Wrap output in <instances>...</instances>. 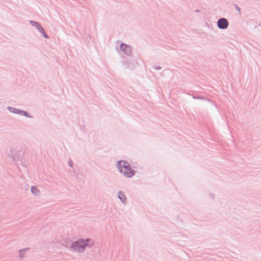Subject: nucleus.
I'll use <instances>...</instances> for the list:
<instances>
[{
    "label": "nucleus",
    "instance_id": "f257e3e1",
    "mask_svg": "<svg viewBox=\"0 0 261 261\" xmlns=\"http://www.w3.org/2000/svg\"><path fill=\"white\" fill-rule=\"evenodd\" d=\"M93 245L94 242L91 239H79L71 244L69 249L73 252L82 253L85 250L87 247L91 248Z\"/></svg>",
    "mask_w": 261,
    "mask_h": 261
},
{
    "label": "nucleus",
    "instance_id": "f03ea898",
    "mask_svg": "<svg viewBox=\"0 0 261 261\" xmlns=\"http://www.w3.org/2000/svg\"><path fill=\"white\" fill-rule=\"evenodd\" d=\"M116 167L119 171L125 177L130 178L135 174V171L131 168L129 164L125 161H119L116 163Z\"/></svg>",
    "mask_w": 261,
    "mask_h": 261
},
{
    "label": "nucleus",
    "instance_id": "7ed1b4c3",
    "mask_svg": "<svg viewBox=\"0 0 261 261\" xmlns=\"http://www.w3.org/2000/svg\"><path fill=\"white\" fill-rule=\"evenodd\" d=\"M23 152L22 150L16 147H11L10 148L8 157L11 159L16 164L19 161H21L23 159Z\"/></svg>",
    "mask_w": 261,
    "mask_h": 261
},
{
    "label": "nucleus",
    "instance_id": "20e7f679",
    "mask_svg": "<svg viewBox=\"0 0 261 261\" xmlns=\"http://www.w3.org/2000/svg\"><path fill=\"white\" fill-rule=\"evenodd\" d=\"M7 110L10 113L14 114L23 116H24L27 118H32L33 117V116H32L28 112L24 111V110H21L18 109L14 108V107H10V106L8 107Z\"/></svg>",
    "mask_w": 261,
    "mask_h": 261
},
{
    "label": "nucleus",
    "instance_id": "39448f33",
    "mask_svg": "<svg viewBox=\"0 0 261 261\" xmlns=\"http://www.w3.org/2000/svg\"><path fill=\"white\" fill-rule=\"evenodd\" d=\"M120 50L127 56L130 57L132 56V47L129 45L121 43L120 45Z\"/></svg>",
    "mask_w": 261,
    "mask_h": 261
},
{
    "label": "nucleus",
    "instance_id": "423d86ee",
    "mask_svg": "<svg viewBox=\"0 0 261 261\" xmlns=\"http://www.w3.org/2000/svg\"><path fill=\"white\" fill-rule=\"evenodd\" d=\"M217 25L219 29L225 30L228 28L229 22L226 18H221L218 20Z\"/></svg>",
    "mask_w": 261,
    "mask_h": 261
},
{
    "label": "nucleus",
    "instance_id": "0eeeda50",
    "mask_svg": "<svg viewBox=\"0 0 261 261\" xmlns=\"http://www.w3.org/2000/svg\"><path fill=\"white\" fill-rule=\"evenodd\" d=\"M122 63L125 66V68L133 70L135 68V64L132 60L124 59L122 61Z\"/></svg>",
    "mask_w": 261,
    "mask_h": 261
},
{
    "label": "nucleus",
    "instance_id": "6e6552de",
    "mask_svg": "<svg viewBox=\"0 0 261 261\" xmlns=\"http://www.w3.org/2000/svg\"><path fill=\"white\" fill-rule=\"evenodd\" d=\"M117 197L123 204L124 205L126 204L127 202V198L123 191H119L118 192Z\"/></svg>",
    "mask_w": 261,
    "mask_h": 261
},
{
    "label": "nucleus",
    "instance_id": "1a4fd4ad",
    "mask_svg": "<svg viewBox=\"0 0 261 261\" xmlns=\"http://www.w3.org/2000/svg\"><path fill=\"white\" fill-rule=\"evenodd\" d=\"M31 192L32 194L35 196H39L41 193V192L39 190V189L35 186H31Z\"/></svg>",
    "mask_w": 261,
    "mask_h": 261
},
{
    "label": "nucleus",
    "instance_id": "9d476101",
    "mask_svg": "<svg viewBox=\"0 0 261 261\" xmlns=\"http://www.w3.org/2000/svg\"><path fill=\"white\" fill-rule=\"evenodd\" d=\"M37 30L38 31V32H39L40 33L42 34V35L45 38H46V39L49 38V36L45 33L44 29L41 25L39 27V28L38 29H37Z\"/></svg>",
    "mask_w": 261,
    "mask_h": 261
},
{
    "label": "nucleus",
    "instance_id": "9b49d317",
    "mask_svg": "<svg viewBox=\"0 0 261 261\" xmlns=\"http://www.w3.org/2000/svg\"><path fill=\"white\" fill-rule=\"evenodd\" d=\"M29 248H27L19 250V256L20 258H22L25 256V252Z\"/></svg>",
    "mask_w": 261,
    "mask_h": 261
},
{
    "label": "nucleus",
    "instance_id": "f8f14e48",
    "mask_svg": "<svg viewBox=\"0 0 261 261\" xmlns=\"http://www.w3.org/2000/svg\"><path fill=\"white\" fill-rule=\"evenodd\" d=\"M29 22L32 26L35 27L37 30L41 26V24L38 22L34 20H30Z\"/></svg>",
    "mask_w": 261,
    "mask_h": 261
},
{
    "label": "nucleus",
    "instance_id": "ddd939ff",
    "mask_svg": "<svg viewBox=\"0 0 261 261\" xmlns=\"http://www.w3.org/2000/svg\"><path fill=\"white\" fill-rule=\"evenodd\" d=\"M193 98L195 99H202V100H207V101L210 100L208 99L205 98L203 97H200V96H193Z\"/></svg>",
    "mask_w": 261,
    "mask_h": 261
},
{
    "label": "nucleus",
    "instance_id": "4468645a",
    "mask_svg": "<svg viewBox=\"0 0 261 261\" xmlns=\"http://www.w3.org/2000/svg\"><path fill=\"white\" fill-rule=\"evenodd\" d=\"M68 165L71 168L73 167V162L71 160H69L68 161Z\"/></svg>",
    "mask_w": 261,
    "mask_h": 261
},
{
    "label": "nucleus",
    "instance_id": "2eb2a0df",
    "mask_svg": "<svg viewBox=\"0 0 261 261\" xmlns=\"http://www.w3.org/2000/svg\"><path fill=\"white\" fill-rule=\"evenodd\" d=\"M236 9L239 11V14H241V9L237 5H235Z\"/></svg>",
    "mask_w": 261,
    "mask_h": 261
},
{
    "label": "nucleus",
    "instance_id": "dca6fc26",
    "mask_svg": "<svg viewBox=\"0 0 261 261\" xmlns=\"http://www.w3.org/2000/svg\"><path fill=\"white\" fill-rule=\"evenodd\" d=\"M152 68L154 69H155V70H161V67L159 66H153Z\"/></svg>",
    "mask_w": 261,
    "mask_h": 261
},
{
    "label": "nucleus",
    "instance_id": "f3484780",
    "mask_svg": "<svg viewBox=\"0 0 261 261\" xmlns=\"http://www.w3.org/2000/svg\"><path fill=\"white\" fill-rule=\"evenodd\" d=\"M210 198L212 199L214 198V195L212 194H210Z\"/></svg>",
    "mask_w": 261,
    "mask_h": 261
}]
</instances>
